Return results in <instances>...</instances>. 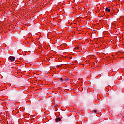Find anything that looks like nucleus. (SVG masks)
Masks as SVG:
<instances>
[{
    "mask_svg": "<svg viewBox=\"0 0 124 124\" xmlns=\"http://www.w3.org/2000/svg\"><path fill=\"white\" fill-rule=\"evenodd\" d=\"M9 59L10 61H11V62H14V61H15V57L13 56H10Z\"/></svg>",
    "mask_w": 124,
    "mask_h": 124,
    "instance_id": "nucleus-1",
    "label": "nucleus"
},
{
    "mask_svg": "<svg viewBox=\"0 0 124 124\" xmlns=\"http://www.w3.org/2000/svg\"><path fill=\"white\" fill-rule=\"evenodd\" d=\"M55 121H56V122L61 121V118H60V117L56 118V119H55Z\"/></svg>",
    "mask_w": 124,
    "mask_h": 124,
    "instance_id": "nucleus-2",
    "label": "nucleus"
},
{
    "mask_svg": "<svg viewBox=\"0 0 124 124\" xmlns=\"http://www.w3.org/2000/svg\"><path fill=\"white\" fill-rule=\"evenodd\" d=\"M106 11H108V12H110L111 11V10L108 8H106Z\"/></svg>",
    "mask_w": 124,
    "mask_h": 124,
    "instance_id": "nucleus-3",
    "label": "nucleus"
},
{
    "mask_svg": "<svg viewBox=\"0 0 124 124\" xmlns=\"http://www.w3.org/2000/svg\"><path fill=\"white\" fill-rule=\"evenodd\" d=\"M60 81L61 82H63V79L62 78H60Z\"/></svg>",
    "mask_w": 124,
    "mask_h": 124,
    "instance_id": "nucleus-4",
    "label": "nucleus"
},
{
    "mask_svg": "<svg viewBox=\"0 0 124 124\" xmlns=\"http://www.w3.org/2000/svg\"><path fill=\"white\" fill-rule=\"evenodd\" d=\"M75 49H76V50H78L79 49V46H76Z\"/></svg>",
    "mask_w": 124,
    "mask_h": 124,
    "instance_id": "nucleus-5",
    "label": "nucleus"
},
{
    "mask_svg": "<svg viewBox=\"0 0 124 124\" xmlns=\"http://www.w3.org/2000/svg\"><path fill=\"white\" fill-rule=\"evenodd\" d=\"M64 81H65V82H67V81H68V78L64 80Z\"/></svg>",
    "mask_w": 124,
    "mask_h": 124,
    "instance_id": "nucleus-6",
    "label": "nucleus"
},
{
    "mask_svg": "<svg viewBox=\"0 0 124 124\" xmlns=\"http://www.w3.org/2000/svg\"><path fill=\"white\" fill-rule=\"evenodd\" d=\"M94 113H97V111L96 110L94 111Z\"/></svg>",
    "mask_w": 124,
    "mask_h": 124,
    "instance_id": "nucleus-7",
    "label": "nucleus"
}]
</instances>
